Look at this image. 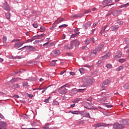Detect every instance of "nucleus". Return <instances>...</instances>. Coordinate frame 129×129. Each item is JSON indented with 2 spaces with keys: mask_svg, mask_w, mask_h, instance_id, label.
<instances>
[{
  "mask_svg": "<svg viewBox=\"0 0 129 129\" xmlns=\"http://www.w3.org/2000/svg\"><path fill=\"white\" fill-rule=\"evenodd\" d=\"M50 97H48L47 99H45L44 100V102H46V103L49 102V100H50Z\"/></svg>",
  "mask_w": 129,
  "mask_h": 129,
  "instance_id": "obj_59",
  "label": "nucleus"
},
{
  "mask_svg": "<svg viewBox=\"0 0 129 129\" xmlns=\"http://www.w3.org/2000/svg\"><path fill=\"white\" fill-rule=\"evenodd\" d=\"M56 27V25H55V24H52V26L51 27V28H50V30L51 31H53V30H54V28H55Z\"/></svg>",
  "mask_w": 129,
  "mask_h": 129,
  "instance_id": "obj_47",
  "label": "nucleus"
},
{
  "mask_svg": "<svg viewBox=\"0 0 129 129\" xmlns=\"http://www.w3.org/2000/svg\"><path fill=\"white\" fill-rule=\"evenodd\" d=\"M79 34H80V32H78L76 34H72V35L71 36V39H73V38H75V37H76L77 36H78Z\"/></svg>",
  "mask_w": 129,
  "mask_h": 129,
  "instance_id": "obj_28",
  "label": "nucleus"
},
{
  "mask_svg": "<svg viewBox=\"0 0 129 129\" xmlns=\"http://www.w3.org/2000/svg\"><path fill=\"white\" fill-rule=\"evenodd\" d=\"M3 43H7V36L3 37Z\"/></svg>",
  "mask_w": 129,
  "mask_h": 129,
  "instance_id": "obj_51",
  "label": "nucleus"
},
{
  "mask_svg": "<svg viewBox=\"0 0 129 129\" xmlns=\"http://www.w3.org/2000/svg\"><path fill=\"white\" fill-rule=\"evenodd\" d=\"M79 45H80V41H76L75 43V46L76 48H77V47H78V46H79Z\"/></svg>",
  "mask_w": 129,
  "mask_h": 129,
  "instance_id": "obj_36",
  "label": "nucleus"
},
{
  "mask_svg": "<svg viewBox=\"0 0 129 129\" xmlns=\"http://www.w3.org/2000/svg\"><path fill=\"white\" fill-rule=\"evenodd\" d=\"M50 86H48L47 87H46L44 89L39 87V88L36 89V90H42L41 91V93H44V92H45V91H46V90H47V88H48V87H50Z\"/></svg>",
  "mask_w": 129,
  "mask_h": 129,
  "instance_id": "obj_16",
  "label": "nucleus"
},
{
  "mask_svg": "<svg viewBox=\"0 0 129 129\" xmlns=\"http://www.w3.org/2000/svg\"><path fill=\"white\" fill-rule=\"evenodd\" d=\"M65 21V19L62 18L61 19H58L57 21V24H59V23H61V22H64Z\"/></svg>",
  "mask_w": 129,
  "mask_h": 129,
  "instance_id": "obj_42",
  "label": "nucleus"
},
{
  "mask_svg": "<svg viewBox=\"0 0 129 129\" xmlns=\"http://www.w3.org/2000/svg\"><path fill=\"white\" fill-rule=\"evenodd\" d=\"M116 23L117 24H118L119 26H122V25H123V21H122V20L121 19H118L116 21Z\"/></svg>",
  "mask_w": 129,
  "mask_h": 129,
  "instance_id": "obj_23",
  "label": "nucleus"
},
{
  "mask_svg": "<svg viewBox=\"0 0 129 129\" xmlns=\"http://www.w3.org/2000/svg\"><path fill=\"white\" fill-rule=\"evenodd\" d=\"M60 53L61 52H60V50H54L52 51V52L51 53V56H58V55H60Z\"/></svg>",
  "mask_w": 129,
  "mask_h": 129,
  "instance_id": "obj_9",
  "label": "nucleus"
},
{
  "mask_svg": "<svg viewBox=\"0 0 129 129\" xmlns=\"http://www.w3.org/2000/svg\"><path fill=\"white\" fill-rule=\"evenodd\" d=\"M15 88H20V85H19V84H16L15 86H14Z\"/></svg>",
  "mask_w": 129,
  "mask_h": 129,
  "instance_id": "obj_56",
  "label": "nucleus"
},
{
  "mask_svg": "<svg viewBox=\"0 0 129 129\" xmlns=\"http://www.w3.org/2000/svg\"><path fill=\"white\" fill-rule=\"evenodd\" d=\"M91 26V22H87L83 25V28L85 29V30H87L88 29V27H90Z\"/></svg>",
  "mask_w": 129,
  "mask_h": 129,
  "instance_id": "obj_13",
  "label": "nucleus"
},
{
  "mask_svg": "<svg viewBox=\"0 0 129 129\" xmlns=\"http://www.w3.org/2000/svg\"><path fill=\"white\" fill-rule=\"evenodd\" d=\"M32 26L34 28H35V29H37L38 28V27H39V24H38V23H37V22H34L32 24Z\"/></svg>",
  "mask_w": 129,
  "mask_h": 129,
  "instance_id": "obj_30",
  "label": "nucleus"
},
{
  "mask_svg": "<svg viewBox=\"0 0 129 129\" xmlns=\"http://www.w3.org/2000/svg\"><path fill=\"white\" fill-rule=\"evenodd\" d=\"M102 65H103V61H102L99 60L97 62V66H99V67H100L102 66Z\"/></svg>",
  "mask_w": 129,
  "mask_h": 129,
  "instance_id": "obj_26",
  "label": "nucleus"
},
{
  "mask_svg": "<svg viewBox=\"0 0 129 129\" xmlns=\"http://www.w3.org/2000/svg\"><path fill=\"white\" fill-rule=\"evenodd\" d=\"M23 96L24 97H33V96L32 94H29L28 93H22Z\"/></svg>",
  "mask_w": 129,
  "mask_h": 129,
  "instance_id": "obj_19",
  "label": "nucleus"
},
{
  "mask_svg": "<svg viewBox=\"0 0 129 129\" xmlns=\"http://www.w3.org/2000/svg\"><path fill=\"white\" fill-rule=\"evenodd\" d=\"M122 124L123 125V128H124V125H128L129 124V120L125 119L122 121Z\"/></svg>",
  "mask_w": 129,
  "mask_h": 129,
  "instance_id": "obj_14",
  "label": "nucleus"
},
{
  "mask_svg": "<svg viewBox=\"0 0 129 129\" xmlns=\"http://www.w3.org/2000/svg\"><path fill=\"white\" fill-rule=\"evenodd\" d=\"M21 40L22 39H14L11 42L12 43H14V42H19V41H21Z\"/></svg>",
  "mask_w": 129,
  "mask_h": 129,
  "instance_id": "obj_53",
  "label": "nucleus"
},
{
  "mask_svg": "<svg viewBox=\"0 0 129 129\" xmlns=\"http://www.w3.org/2000/svg\"><path fill=\"white\" fill-rule=\"evenodd\" d=\"M23 71H24V70H23L22 69H21L20 70H18L16 72V74H19V73H22V72H23Z\"/></svg>",
  "mask_w": 129,
  "mask_h": 129,
  "instance_id": "obj_54",
  "label": "nucleus"
},
{
  "mask_svg": "<svg viewBox=\"0 0 129 129\" xmlns=\"http://www.w3.org/2000/svg\"><path fill=\"white\" fill-rule=\"evenodd\" d=\"M69 86H70L69 84H66V85H64L63 86H62V87H63V88H65L66 87H69Z\"/></svg>",
  "mask_w": 129,
  "mask_h": 129,
  "instance_id": "obj_52",
  "label": "nucleus"
},
{
  "mask_svg": "<svg viewBox=\"0 0 129 129\" xmlns=\"http://www.w3.org/2000/svg\"><path fill=\"white\" fill-rule=\"evenodd\" d=\"M52 96H58V93L56 91L51 92L49 94V97H52Z\"/></svg>",
  "mask_w": 129,
  "mask_h": 129,
  "instance_id": "obj_17",
  "label": "nucleus"
},
{
  "mask_svg": "<svg viewBox=\"0 0 129 129\" xmlns=\"http://www.w3.org/2000/svg\"><path fill=\"white\" fill-rule=\"evenodd\" d=\"M26 46L27 52H34V51H37V49L32 45H26Z\"/></svg>",
  "mask_w": 129,
  "mask_h": 129,
  "instance_id": "obj_4",
  "label": "nucleus"
},
{
  "mask_svg": "<svg viewBox=\"0 0 129 129\" xmlns=\"http://www.w3.org/2000/svg\"><path fill=\"white\" fill-rule=\"evenodd\" d=\"M110 3H112V0H104L102 2V5H108Z\"/></svg>",
  "mask_w": 129,
  "mask_h": 129,
  "instance_id": "obj_21",
  "label": "nucleus"
},
{
  "mask_svg": "<svg viewBox=\"0 0 129 129\" xmlns=\"http://www.w3.org/2000/svg\"><path fill=\"white\" fill-rule=\"evenodd\" d=\"M119 26L115 23L114 25H112L111 26V30L113 32H116L118 30V29H119Z\"/></svg>",
  "mask_w": 129,
  "mask_h": 129,
  "instance_id": "obj_7",
  "label": "nucleus"
},
{
  "mask_svg": "<svg viewBox=\"0 0 129 129\" xmlns=\"http://www.w3.org/2000/svg\"><path fill=\"white\" fill-rule=\"evenodd\" d=\"M74 42H76V39L71 41L70 44H68V45L64 46V49L65 50H71V49H73V46H74V44H73Z\"/></svg>",
  "mask_w": 129,
  "mask_h": 129,
  "instance_id": "obj_3",
  "label": "nucleus"
},
{
  "mask_svg": "<svg viewBox=\"0 0 129 129\" xmlns=\"http://www.w3.org/2000/svg\"><path fill=\"white\" fill-rule=\"evenodd\" d=\"M121 13H122V11H121V10H118L116 11V14L117 15H120Z\"/></svg>",
  "mask_w": 129,
  "mask_h": 129,
  "instance_id": "obj_41",
  "label": "nucleus"
},
{
  "mask_svg": "<svg viewBox=\"0 0 129 129\" xmlns=\"http://www.w3.org/2000/svg\"><path fill=\"white\" fill-rule=\"evenodd\" d=\"M80 101V98H77L75 99L73 101V102L76 103V102H78V101Z\"/></svg>",
  "mask_w": 129,
  "mask_h": 129,
  "instance_id": "obj_39",
  "label": "nucleus"
},
{
  "mask_svg": "<svg viewBox=\"0 0 129 129\" xmlns=\"http://www.w3.org/2000/svg\"><path fill=\"white\" fill-rule=\"evenodd\" d=\"M95 80L91 77H85V78L82 79V81L84 82L85 85L88 86V85H90V84H92L93 82H94Z\"/></svg>",
  "mask_w": 129,
  "mask_h": 129,
  "instance_id": "obj_1",
  "label": "nucleus"
},
{
  "mask_svg": "<svg viewBox=\"0 0 129 129\" xmlns=\"http://www.w3.org/2000/svg\"><path fill=\"white\" fill-rule=\"evenodd\" d=\"M94 126L95 127H99L100 126H104V123H101V122L97 123V124H94Z\"/></svg>",
  "mask_w": 129,
  "mask_h": 129,
  "instance_id": "obj_20",
  "label": "nucleus"
},
{
  "mask_svg": "<svg viewBox=\"0 0 129 129\" xmlns=\"http://www.w3.org/2000/svg\"><path fill=\"white\" fill-rule=\"evenodd\" d=\"M91 40L89 39H87L85 41V44H86V45H89V44H90L91 43Z\"/></svg>",
  "mask_w": 129,
  "mask_h": 129,
  "instance_id": "obj_31",
  "label": "nucleus"
},
{
  "mask_svg": "<svg viewBox=\"0 0 129 129\" xmlns=\"http://www.w3.org/2000/svg\"><path fill=\"white\" fill-rule=\"evenodd\" d=\"M32 39H29L27 40L26 41L25 43H32Z\"/></svg>",
  "mask_w": 129,
  "mask_h": 129,
  "instance_id": "obj_57",
  "label": "nucleus"
},
{
  "mask_svg": "<svg viewBox=\"0 0 129 129\" xmlns=\"http://www.w3.org/2000/svg\"><path fill=\"white\" fill-rule=\"evenodd\" d=\"M25 48H27V46H25L21 48L18 49V51H20V50L23 51L24 50V49H25Z\"/></svg>",
  "mask_w": 129,
  "mask_h": 129,
  "instance_id": "obj_55",
  "label": "nucleus"
},
{
  "mask_svg": "<svg viewBox=\"0 0 129 129\" xmlns=\"http://www.w3.org/2000/svg\"><path fill=\"white\" fill-rule=\"evenodd\" d=\"M119 62H120V63H123V62H125V59L120 58L119 59Z\"/></svg>",
  "mask_w": 129,
  "mask_h": 129,
  "instance_id": "obj_43",
  "label": "nucleus"
},
{
  "mask_svg": "<svg viewBox=\"0 0 129 129\" xmlns=\"http://www.w3.org/2000/svg\"><path fill=\"white\" fill-rule=\"evenodd\" d=\"M106 67H107L109 69H110V68H111V67H112V65H111V64H107L106 65Z\"/></svg>",
  "mask_w": 129,
  "mask_h": 129,
  "instance_id": "obj_49",
  "label": "nucleus"
},
{
  "mask_svg": "<svg viewBox=\"0 0 129 129\" xmlns=\"http://www.w3.org/2000/svg\"><path fill=\"white\" fill-rule=\"evenodd\" d=\"M58 92L60 94H66V93L68 92V89L63 88V87H61L58 89Z\"/></svg>",
  "mask_w": 129,
  "mask_h": 129,
  "instance_id": "obj_5",
  "label": "nucleus"
},
{
  "mask_svg": "<svg viewBox=\"0 0 129 129\" xmlns=\"http://www.w3.org/2000/svg\"><path fill=\"white\" fill-rule=\"evenodd\" d=\"M122 69H123V66H120V67L116 69V71H120V70H122Z\"/></svg>",
  "mask_w": 129,
  "mask_h": 129,
  "instance_id": "obj_35",
  "label": "nucleus"
},
{
  "mask_svg": "<svg viewBox=\"0 0 129 129\" xmlns=\"http://www.w3.org/2000/svg\"><path fill=\"white\" fill-rule=\"evenodd\" d=\"M85 116L86 117H88L89 118H90V115L89 114V113H86L85 114Z\"/></svg>",
  "mask_w": 129,
  "mask_h": 129,
  "instance_id": "obj_50",
  "label": "nucleus"
},
{
  "mask_svg": "<svg viewBox=\"0 0 129 129\" xmlns=\"http://www.w3.org/2000/svg\"><path fill=\"white\" fill-rule=\"evenodd\" d=\"M105 31V29H104V28H102L100 31L101 35H102L103 33H104Z\"/></svg>",
  "mask_w": 129,
  "mask_h": 129,
  "instance_id": "obj_58",
  "label": "nucleus"
},
{
  "mask_svg": "<svg viewBox=\"0 0 129 129\" xmlns=\"http://www.w3.org/2000/svg\"><path fill=\"white\" fill-rule=\"evenodd\" d=\"M38 30H41V33H43V32H45V31H46V28L44 26H41L40 27L39 29H38Z\"/></svg>",
  "mask_w": 129,
  "mask_h": 129,
  "instance_id": "obj_29",
  "label": "nucleus"
},
{
  "mask_svg": "<svg viewBox=\"0 0 129 129\" xmlns=\"http://www.w3.org/2000/svg\"><path fill=\"white\" fill-rule=\"evenodd\" d=\"M92 54H94V55H96L97 54V52H96V50H93L91 51Z\"/></svg>",
  "mask_w": 129,
  "mask_h": 129,
  "instance_id": "obj_61",
  "label": "nucleus"
},
{
  "mask_svg": "<svg viewBox=\"0 0 129 129\" xmlns=\"http://www.w3.org/2000/svg\"><path fill=\"white\" fill-rule=\"evenodd\" d=\"M0 125L2 127H3V128L7 129L8 124L5 121H3L0 122Z\"/></svg>",
  "mask_w": 129,
  "mask_h": 129,
  "instance_id": "obj_11",
  "label": "nucleus"
},
{
  "mask_svg": "<svg viewBox=\"0 0 129 129\" xmlns=\"http://www.w3.org/2000/svg\"><path fill=\"white\" fill-rule=\"evenodd\" d=\"M113 127L115 129H122L123 128V125H122L121 123L119 124L116 122L113 125Z\"/></svg>",
  "mask_w": 129,
  "mask_h": 129,
  "instance_id": "obj_6",
  "label": "nucleus"
},
{
  "mask_svg": "<svg viewBox=\"0 0 129 129\" xmlns=\"http://www.w3.org/2000/svg\"><path fill=\"white\" fill-rule=\"evenodd\" d=\"M129 6V3H127V4H123L120 6V8H127Z\"/></svg>",
  "mask_w": 129,
  "mask_h": 129,
  "instance_id": "obj_33",
  "label": "nucleus"
},
{
  "mask_svg": "<svg viewBox=\"0 0 129 129\" xmlns=\"http://www.w3.org/2000/svg\"><path fill=\"white\" fill-rule=\"evenodd\" d=\"M16 74H17V72H14V73L11 74V76H14V75H16Z\"/></svg>",
  "mask_w": 129,
  "mask_h": 129,
  "instance_id": "obj_60",
  "label": "nucleus"
},
{
  "mask_svg": "<svg viewBox=\"0 0 129 129\" xmlns=\"http://www.w3.org/2000/svg\"><path fill=\"white\" fill-rule=\"evenodd\" d=\"M110 82H111V80L110 79H108L103 82L100 85L102 88V90H106L107 88L105 87V85H108V84H109Z\"/></svg>",
  "mask_w": 129,
  "mask_h": 129,
  "instance_id": "obj_2",
  "label": "nucleus"
},
{
  "mask_svg": "<svg viewBox=\"0 0 129 129\" xmlns=\"http://www.w3.org/2000/svg\"><path fill=\"white\" fill-rule=\"evenodd\" d=\"M121 57V52H117L114 57V59H117L118 58H120Z\"/></svg>",
  "mask_w": 129,
  "mask_h": 129,
  "instance_id": "obj_22",
  "label": "nucleus"
},
{
  "mask_svg": "<svg viewBox=\"0 0 129 129\" xmlns=\"http://www.w3.org/2000/svg\"><path fill=\"white\" fill-rule=\"evenodd\" d=\"M109 57H110V54H108L100 57V60H105L106 59H108Z\"/></svg>",
  "mask_w": 129,
  "mask_h": 129,
  "instance_id": "obj_15",
  "label": "nucleus"
},
{
  "mask_svg": "<svg viewBox=\"0 0 129 129\" xmlns=\"http://www.w3.org/2000/svg\"><path fill=\"white\" fill-rule=\"evenodd\" d=\"M23 86L25 88H27V87H28V86H29V84H28V82H24L23 83Z\"/></svg>",
  "mask_w": 129,
  "mask_h": 129,
  "instance_id": "obj_34",
  "label": "nucleus"
},
{
  "mask_svg": "<svg viewBox=\"0 0 129 129\" xmlns=\"http://www.w3.org/2000/svg\"><path fill=\"white\" fill-rule=\"evenodd\" d=\"M4 9L7 12H10V11H11V7H10L9 4H8V2H6V3L4 4Z\"/></svg>",
  "mask_w": 129,
  "mask_h": 129,
  "instance_id": "obj_10",
  "label": "nucleus"
},
{
  "mask_svg": "<svg viewBox=\"0 0 129 129\" xmlns=\"http://www.w3.org/2000/svg\"><path fill=\"white\" fill-rule=\"evenodd\" d=\"M77 92H78V89L76 88L73 89L71 91L72 94H75L77 93Z\"/></svg>",
  "mask_w": 129,
  "mask_h": 129,
  "instance_id": "obj_27",
  "label": "nucleus"
},
{
  "mask_svg": "<svg viewBox=\"0 0 129 129\" xmlns=\"http://www.w3.org/2000/svg\"><path fill=\"white\" fill-rule=\"evenodd\" d=\"M79 71L81 74H84V73H85V69L83 68L80 69Z\"/></svg>",
  "mask_w": 129,
  "mask_h": 129,
  "instance_id": "obj_32",
  "label": "nucleus"
},
{
  "mask_svg": "<svg viewBox=\"0 0 129 129\" xmlns=\"http://www.w3.org/2000/svg\"><path fill=\"white\" fill-rule=\"evenodd\" d=\"M67 27H68V25L67 24H62L61 25H60L58 26L59 29L60 28H66Z\"/></svg>",
  "mask_w": 129,
  "mask_h": 129,
  "instance_id": "obj_37",
  "label": "nucleus"
},
{
  "mask_svg": "<svg viewBox=\"0 0 129 129\" xmlns=\"http://www.w3.org/2000/svg\"><path fill=\"white\" fill-rule=\"evenodd\" d=\"M91 10L90 9H88L84 12V14H89V13H91Z\"/></svg>",
  "mask_w": 129,
  "mask_h": 129,
  "instance_id": "obj_46",
  "label": "nucleus"
},
{
  "mask_svg": "<svg viewBox=\"0 0 129 129\" xmlns=\"http://www.w3.org/2000/svg\"><path fill=\"white\" fill-rule=\"evenodd\" d=\"M123 88H124V89L128 90L129 89V84H125L123 86Z\"/></svg>",
  "mask_w": 129,
  "mask_h": 129,
  "instance_id": "obj_38",
  "label": "nucleus"
},
{
  "mask_svg": "<svg viewBox=\"0 0 129 129\" xmlns=\"http://www.w3.org/2000/svg\"><path fill=\"white\" fill-rule=\"evenodd\" d=\"M34 37H35V39H41L40 35L34 36Z\"/></svg>",
  "mask_w": 129,
  "mask_h": 129,
  "instance_id": "obj_63",
  "label": "nucleus"
},
{
  "mask_svg": "<svg viewBox=\"0 0 129 129\" xmlns=\"http://www.w3.org/2000/svg\"><path fill=\"white\" fill-rule=\"evenodd\" d=\"M80 30V28H77L74 30V32L76 33V34H77V33H78L77 32H79Z\"/></svg>",
  "mask_w": 129,
  "mask_h": 129,
  "instance_id": "obj_48",
  "label": "nucleus"
},
{
  "mask_svg": "<svg viewBox=\"0 0 129 129\" xmlns=\"http://www.w3.org/2000/svg\"><path fill=\"white\" fill-rule=\"evenodd\" d=\"M124 42L125 44H126V46H125L124 47V50H126V49L129 48V38H126L124 39Z\"/></svg>",
  "mask_w": 129,
  "mask_h": 129,
  "instance_id": "obj_12",
  "label": "nucleus"
},
{
  "mask_svg": "<svg viewBox=\"0 0 129 129\" xmlns=\"http://www.w3.org/2000/svg\"><path fill=\"white\" fill-rule=\"evenodd\" d=\"M50 65H51V66H55V65H56V63L53 62L51 61V62H50Z\"/></svg>",
  "mask_w": 129,
  "mask_h": 129,
  "instance_id": "obj_64",
  "label": "nucleus"
},
{
  "mask_svg": "<svg viewBox=\"0 0 129 129\" xmlns=\"http://www.w3.org/2000/svg\"><path fill=\"white\" fill-rule=\"evenodd\" d=\"M85 89H78V92H84Z\"/></svg>",
  "mask_w": 129,
  "mask_h": 129,
  "instance_id": "obj_44",
  "label": "nucleus"
},
{
  "mask_svg": "<svg viewBox=\"0 0 129 129\" xmlns=\"http://www.w3.org/2000/svg\"><path fill=\"white\" fill-rule=\"evenodd\" d=\"M23 44H25V42L24 41L19 42L18 43H16L14 45V47L16 49H19V48H20V47H22L23 46Z\"/></svg>",
  "mask_w": 129,
  "mask_h": 129,
  "instance_id": "obj_8",
  "label": "nucleus"
},
{
  "mask_svg": "<svg viewBox=\"0 0 129 129\" xmlns=\"http://www.w3.org/2000/svg\"><path fill=\"white\" fill-rule=\"evenodd\" d=\"M5 15L6 17V19H7V20H10L11 19V13L8 12L5 13Z\"/></svg>",
  "mask_w": 129,
  "mask_h": 129,
  "instance_id": "obj_25",
  "label": "nucleus"
},
{
  "mask_svg": "<svg viewBox=\"0 0 129 129\" xmlns=\"http://www.w3.org/2000/svg\"><path fill=\"white\" fill-rule=\"evenodd\" d=\"M71 112L73 114H78V113H79V112L78 111H72Z\"/></svg>",
  "mask_w": 129,
  "mask_h": 129,
  "instance_id": "obj_45",
  "label": "nucleus"
},
{
  "mask_svg": "<svg viewBox=\"0 0 129 129\" xmlns=\"http://www.w3.org/2000/svg\"><path fill=\"white\" fill-rule=\"evenodd\" d=\"M103 47H104V45L103 44H100L96 48V50L97 51H101Z\"/></svg>",
  "mask_w": 129,
  "mask_h": 129,
  "instance_id": "obj_18",
  "label": "nucleus"
},
{
  "mask_svg": "<svg viewBox=\"0 0 129 129\" xmlns=\"http://www.w3.org/2000/svg\"><path fill=\"white\" fill-rule=\"evenodd\" d=\"M98 24V23L96 22V23H94L93 24V28H95V27H96V26H97V24Z\"/></svg>",
  "mask_w": 129,
  "mask_h": 129,
  "instance_id": "obj_62",
  "label": "nucleus"
},
{
  "mask_svg": "<svg viewBox=\"0 0 129 129\" xmlns=\"http://www.w3.org/2000/svg\"><path fill=\"white\" fill-rule=\"evenodd\" d=\"M82 17H83V14H78L73 16V18H82Z\"/></svg>",
  "mask_w": 129,
  "mask_h": 129,
  "instance_id": "obj_24",
  "label": "nucleus"
},
{
  "mask_svg": "<svg viewBox=\"0 0 129 129\" xmlns=\"http://www.w3.org/2000/svg\"><path fill=\"white\" fill-rule=\"evenodd\" d=\"M90 40L92 44H94V43H95V39L93 37L91 38Z\"/></svg>",
  "mask_w": 129,
  "mask_h": 129,
  "instance_id": "obj_40",
  "label": "nucleus"
}]
</instances>
